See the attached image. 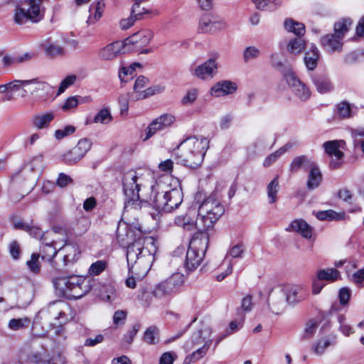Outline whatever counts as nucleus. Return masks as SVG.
I'll return each instance as SVG.
<instances>
[{
    "instance_id": "obj_6",
    "label": "nucleus",
    "mask_w": 364,
    "mask_h": 364,
    "mask_svg": "<svg viewBox=\"0 0 364 364\" xmlns=\"http://www.w3.org/2000/svg\"><path fill=\"white\" fill-rule=\"evenodd\" d=\"M208 230H198L189 242L186 259V267L189 271L196 269L204 258L209 244Z\"/></svg>"
},
{
    "instance_id": "obj_30",
    "label": "nucleus",
    "mask_w": 364,
    "mask_h": 364,
    "mask_svg": "<svg viewBox=\"0 0 364 364\" xmlns=\"http://www.w3.org/2000/svg\"><path fill=\"white\" fill-rule=\"evenodd\" d=\"M174 221L178 226L182 227L183 230L186 231H191L194 229L197 230H206L205 227L200 228L198 226V216L196 220H193L188 214L186 215H179L175 218Z\"/></svg>"
},
{
    "instance_id": "obj_42",
    "label": "nucleus",
    "mask_w": 364,
    "mask_h": 364,
    "mask_svg": "<svg viewBox=\"0 0 364 364\" xmlns=\"http://www.w3.org/2000/svg\"><path fill=\"white\" fill-rule=\"evenodd\" d=\"M292 147L290 143L286 144L284 146L277 150L275 152L268 156L264 161V166L268 167L275 162L282 155L289 151Z\"/></svg>"
},
{
    "instance_id": "obj_22",
    "label": "nucleus",
    "mask_w": 364,
    "mask_h": 364,
    "mask_svg": "<svg viewBox=\"0 0 364 364\" xmlns=\"http://www.w3.org/2000/svg\"><path fill=\"white\" fill-rule=\"evenodd\" d=\"M312 82L316 90L321 94H325L333 90V85L330 78L325 74H316L312 76Z\"/></svg>"
},
{
    "instance_id": "obj_49",
    "label": "nucleus",
    "mask_w": 364,
    "mask_h": 364,
    "mask_svg": "<svg viewBox=\"0 0 364 364\" xmlns=\"http://www.w3.org/2000/svg\"><path fill=\"white\" fill-rule=\"evenodd\" d=\"M159 329L154 326L149 327L144 335V341L151 345L156 344L158 342Z\"/></svg>"
},
{
    "instance_id": "obj_9",
    "label": "nucleus",
    "mask_w": 364,
    "mask_h": 364,
    "mask_svg": "<svg viewBox=\"0 0 364 364\" xmlns=\"http://www.w3.org/2000/svg\"><path fill=\"white\" fill-rule=\"evenodd\" d=\"M185 277L181 273H174L155 286L151 294L157 299H167L178 294L184 284Z\"/></svg>"
},
{
    "instance_id": "obj_62",
    "label": "nucleus",
    "mask_w": 364,
    "mask_h": 364,
    "mask_svg": "<svg viewBox=\"0 0 364 364\" xmlns=\"http://www.w3.org/2000/svg\"><path fill=\"white\" fill-rule=\"evenodd\" d=\"M72 183L71 177L64 173H60L56 181V184L60 188H65Z\"/></svg>"
},
{
    "instance_id": "obj_44",
    "label": "nucleus",
    "mask_w": 364,
    "mask_h": 364,
    "mask_svg": "<svg viewBox=\"0 0 364 364\" xmlns=\"http://www.w3.org/2000/svg\"><path fill=\"white\" fill-rule=\"evenodd\" d=\"M318 279L323 281L333 282L338 279L340 277V272L333 268H328L326 269H321L317 272Z\"/></svg>"
},
{
    "instance_id": "obj_10",
    "label": "nucleus",
    "mask_w": 364,
    "mask_h": 364,
    "mask_svg": "<svg viewBox=\"0 0 364 364\" xmlns=\"http://www.w3.org/2000/svg\"><path fill=\"white\" fill-rule=\"evenodd\" d=\"M70 307L67 302L62 300H57L49 303L46 307L38 311V316L48 321H59L63 324L68 321L66 312Z\"/></svg>"
},
{
    "instance_id": "obj_59",
    "label": "nucleus",
    "mask_w": 364,
    "mask_h": 364,
    "mask_svg": "<svg viewBox=\"0 0 364 364\" xmlns=\"http://www.w3.org/2000/svg\"><path fill=\"white\" fill-rule=\"evenodd\" d=\"M198 96V92L196 89L190 90L182 98L181 102L184 105H191L195 102Z\"/></svg>"
},
{
    "instance_id": "obj_63",
    "label": "nucleus",
    "mask_w": 364,
    "mask_h": 364,
    "mask_svg": "<svg viewBox=\"0 0 364 364\" xmlns=\"http://www.w3.org/2000/svg\"><path fill=\"white\" fill-rule=\"evenodd\" d=\"M338 297L341 304L346 305L350 298V290L347 287L341 288L338 293Z\"/></svg>"
},
{
    "instance_id": "obj_46",
    "label": "nucleus",
    "mask_w": 364,
    "mask_h": 364,
    "mask_svg": "<svg viewBox=\"0 0 364 364\" xmlns=\"http://www.w3.org/2000/svg\"><path fill=\"white\" fill-rule=\"evenodd\" d=\"M279 179L277 176L267 187V196L269 203H274L277 201V195L279 191Z\"/></svg>"
},
{
    "instance_id": "obj_41",
    "label": "nucleus",
    "mask_w": 364,
    "mask_h": 364,
    "mask_svg": "<svg viewBox=\"0 0 364 364\" xmlns=\"http://www.w3.org/2000/svg\"><path fill=\"white\" fill-rule=\"evenodd\" d=\"M46 54L52 58L64 54V49L62 46L56 44H53L49 41H46L41 45Z\"/></svg>"
},
{
    "instance_id": "obj_7",
    "label": "nucleus",
    "mask_w": 364,
    "mask_h": 364,
    "mask_svg": "<svg viewBox=\"0 0 364 364\" xmlns=\"http://www.w3.org/2000/svg\"><path fill=\"white\" fill-rule=\"evenodd\" d=\"M352 21L350 19H342L334 24V33L321 37L320 43L322 48L328 53L341 52L343 38L348 31Z\"/></svg>"
},
{
    "instance_id": "obj_53",
    "label": "nucleus",
    "mask_w": 364,
    "mask_h": 364,
    "mask_svg": "<svg viewBox=\"0 0 364 364\" xmlns=\"http://www.w3.org/2000/svg\"><path fill=\"white\" fill-rule=\"evenodd\" d=\"M27 166L32 171H41L43 167V158L42 155L33 157L28 164Z\"/></svg>"
},
{
    "instance_id": "obj_21",
    "label": "nucleus",
    "mask_w": 364,
    "mask_h": 364,
    "mask_svg": "<svg viewBox=\"0 0 364 364\" xmlns=\"http://www.w3.org/2000/svg\"><path fill=\"white\" fill-rule=\"evenodd\" d=\"M122 48V43L115 41L109 43L99 51V57L103 60H112L115 58Z\"/></svg>"
},
{
    "instance_id": "obj_58",
    "label": "nucleus",
    "mask_w": 364,
    "mask_h": 364,
    "mask_svg": "<svg viewBox=\"0 0 364 364\" xmlns=\"http://www.w3.org/2000/svg\"><path fill=\"white\" fill-rule=\"evenodd\" d=\"M127 312L124 310H117L114 312L113 316V323L115 326H121L124 323Z\"/></svg>"
},
{
    "instance_id": "obj_60",
    "label": "nucleus",
    "mask_w": 364,
    "mask_h": 364,
    "mask_svg": "<svg viewBox=\"0 0 364 364\" xmlns=\"http://www.w3.org/2000/svg\"><path fill=\"white\" fill-rule=\"evenodd\" d=\"M140 325L139 323L134 324L131 329L124 335V341L128 344H131L134 340V338L139 330Z\"/></svg>"
},
{
    "instance_id": "obj_57",
    "label": "nucleus",
    "mask_w": 364,
    "mask_h": 364,
    "mask_svg": "<svg viewBox=\"0 0 364 364\" xmlns=\"http://www.w3.org/2000/svg\"><path fill=\"white\" fill-rule=\"evenodd\" d=\"M38 259H39V255L37 253H33L31 255V259L27 262V265H28V268L33 273H38L40 270Z\"/></svg>"
},
{
    "instance_id": "obj_14",
    "label": "nucleus",
    "mask_w": 364,
    "mask_h": 364,
    "mask_svg": "<svg viewBox=\"0 0 364 364\" xmlns=\"http://www.w3.org/2000/svg\"><path fill=\"white\" fill-rule=\"evenodd\" d=\"M283 75L294 95L302 101L307 100L311 96L309 87L303 83L291 68L283 71Z\"/></svg>"
},
{
    "instance_id": "obj_13",
    "label": "nucleus",
    "mask_w": 364,
    "mask_h": 364,
    "mask_svg": "<svg viewBox=\"0 0 364 364\" xmlns=\"http://www.w3.org/2000/svg\"><path fill=\"white\" fill-rule=\"evenodd\" d=\"M91 146L92 141L89 139H80L73 149L61 155L62 161L68 165L75 164L85 156Z\"/></svg>"
},
{
    "instance_id": "obj_31",
    "label": "nucleus",
    "mask_w": 364,
    "mask_h": 364,
    "mask_svg": "<svg viewBox=\"0 0 364 364\" xmlns=\"http://www.w3.org/2000/svg\"><path fill=\"white\" fill-rule=\"evenodd\" d=\"M315 162L305 155L296 156L290 164L289 170L291 173H296L299 169L309 170Z\"/></svg>"
},
{
    "instance_id": "obj_52",
    "label": "nucleus",
    "mask_w": 364,
    "mask_h": 364,
    "mask_svg": "<svg viewBox=\"0 0 364 364\" xmlns=\"http://www.w3.org/2000/svg\"><path fill=\"white\" fill-rule=\"evenodd\" d=\"M107 263L104 260H98L92 263L89 269V273L91 275H99L107 267Z\"/></svg>"
},
{
    "instance_id": "obj_28",
    "label": "nucleus",
    "mask_w": 364,
    "mask_h": 364,
    "mask_svg": "<svg viewBox=\"0 0 364 364\" xmlns=\"http://www.w3.org/2000/svg\"><path fill=\"white\" fill-rule=\"evenodd\" d=\"M306 182L307 188L310 191L317 188L322 181V174L318 166L315 164L309 169Z\"/></svg>"
},
{
    "instance_id": "obj_48",
    "label": "nucleus",
    "mask_w": 364,
    "mask_h": 364,
    "mask_svg": "<svg viewBox=\"0 0 364 364\" xmlns=\"http://www.w3.org/2000/svg\"><path fill=\"white\" fill-rule=\"evenodd\" d=\"M112 121V116L107 108L100 109L95 116L93 122L107 124Z\"/></svg>"
},
{
    "instance_id": "obj_64",
    "label": "nucleus",
    "mask_w": 364,
    "mask_h": 364,
    "mask_svg": "<svg viewBox=\"0 0 364 364\" xmlns=\"http://www.w3.org/2000/svg\"><path fill=\"white\" fill-rule=\"evenodd\" d=\"M270 62L273 67L282 70V72L287 70L288 68H284V65L281 60L280 56L278 53H272L270 55Z\"/></svg>"
},
{
    "instance_id": "obj_18",
    "label": "nucleus",
    "mask_w": 364,
    "mask_h": 364,
    "mask_svg": "<svg viewBox=\"0 0 364 364\" xmlns=\"http://www.w3.org/2000/svg\"><path fill=\"white\" fill-rule=\"evenodd\" d=\"M43 357L48 358V353L42 349L40 351L33 352L28 357L31 362L35 364H65L66 358L62 355L60 353L57 354V357H53L50 360H43Z\"/></svg>"
},
{
    "instance_id": "obj_55",
    "label": "nucleus",
    "mask_w": 364,
    "mask_h": 364,
    "mask_svg": "<svg viewBox=\"0 0 364 364\" xmlns=\"http://www.w3.org/2000/svg\"><path fill=\"white\" fill-rule=\"evenodd\" d=\"M27 232L29 233L30 235L35 238H38L41 241H46L47 240V237H49L48 235H46L45 234H43L42 230L41 228L36 226L29 225L28 230H26Z\"/></svg>"
},
{
    "instance_id": "obj_11",
    "label": "nucleus",
    "mask_w": 364,
    "mask_h": 364,
    "mask_svg": "<svg viewBox=\"0 0 364 364\" xmlns=\"http://www.w3.org/2000/svg\"><path fill=\"white\" fill-rule=\"evenodd\" d=\"M60 233L63 237L62 241H68V230L61 227H54L53 231L48 234L49 237L47 240L42 241V247H41V254L43 259L51 262L58 253L56 236Z\"/></svg>"
},
{
    "instance_id": "obj_39",
    "label": "nucleus",
    "mask_w": 364,
    "mask_h": 364,
    "mask_svg": "<svg viewBox=\"0 0 364 364\" xmlns=\"http://www.w3.org/2000/svg\"><path fill=\"white\" fill-rule=\"evenodd\" d=\"M63 250H65L66 253L63 256L64 265H67L69 263L73 262L76 259L80 252L75 246L70 244L68 240L65 242V247Z\"/></svg>"
},
{
    "instance_id": "obj_35",
    "label": "nucleus",
    "mask_w": 364,
    "mask_h": 364,
    "mask_svg": "<svg viewBox=\"0 0 364 364\" xmlns=\"http://www.w3.org/2000/svg\"><path fill=\"white\" fill-rule=\"evenodd\" d=\"M316 218L320 220L340 221L346 219V213L344 212L337 213L333 210H327L318 212Z\"/></svg>"
},
{
    "instance_id": "obj_20",
    "label": "nucleus",
    "mask_w": 364,
    "mask_h": 364,
    "mask_svg": "<svg viewBox=\"0 0 364 364\" xmlns=\"http://www.w3.org/2000/svg\"><path fill=\"white\" fill-rule=\"evenodd\" d=\"M226 23L222 21H213L208 16L200 18L198 29L202 33H215L224 29Z\"/></svg>"
},
{
    "instance_id": "obj_61",
    "label": "nucleus",
    "mask_w": 364,
    "mask_h": 364,
    "mask_svg": "<svg viewBox=\"0 0 364 364\" xmlns=\"http://www.w3.org/2000/svg\"><path fill=\"white\" fill-rule=\"evenodd\" d=\"M349 132L353 139L354 145L356 141H363L364 138V127L350 128Z\"/></svg>"
},
{
    "instance_id": "obj_24",
    "label": "nucleus",
    "mask_w": 364,
    "mask_h": 364,
    "mask_svg": "<svg viewBox=\"0 0 364 364\" xmlns=\"http://www.w3.org/2000/svg\"><path fill=\"white\" fill-rule=\"evenodd\" d=\"M236 89L237 87L235 83L224 80L218 82L211 88V95L215 97L224 96L233 93Z\"/></svg>"
},
{
    "instance_id": "obj_33",
    "label": "nucleus",
    "mask_w": 364,
    "mask_h": 364,
    "mask_svg": "<svg viewBox=\"0 0 364 364\" xmlns=\"http://www.w3.org/2000/svg\"><path fill=\"white\" fill-rule=\"evenodd\" d=\"M105 4L100 1H94L90 6V16L87 20L88 25H93L98 21L102 16Z\"/></svg>"
},
{
    "instance_id": "obj_4",
    "label": "nucleus",
    "mask_w": 364,
    "mask_h": 364,
    "mask_svg": "<svg viewBox=\"0 0 364 364\" xmlns=\"http://www.w3.org/2000/svg\"><path fill=\"white\" fill-rule=\"evenodd\" d=\"M53 283L60 295L75 299L82 298L91 290L90 282L76 275L56 277Z\"/></svg>"
},
{
    "instance_id": "obj_12",
    "label": "nucleus",
    "mask_w": 364,
    "mask_h": 364,
    "mask_svg": "<svg viewBox=\"0 0 364 364\" xmlns=\"http://www.w3.org/2000/svg\"><path fill=\"white\" fill-rule=\"evenodd\" d=\"M345 146L346 142L344 140H332L323 144L325 152L331 157L329 162L331 169H338L342 166L344 156L342 149H344Z\"/></svg>"
},
{
    "instance_id": "obj_1",
    "label": "nucleus",
    "mask_w": 364,
    "mask_h": 364,
    "mask_svg": "<svg viewBox=\"0 0 364 364\" xmlns=\"http://www.w3.org/2000/svg\"><path fill=\"white\" fill-rule=\"evenodd\" d=\"M137 173L129 170L124 173L122 179L123 191L125 196L126 205H131L134 208H139L142 203H147L159 212L166 213L167 191L154 192L151 187L153 196H147L139 194L141 183Z\"/></svg>"
},
{
    "instance_id": "obj_40",
    "label": "nucleus",
    "mask_w": 364,
    "mask_h": 364,
    "mask_svg": "<svg viewBox=\"0 0 364 364\" xmlns=\"http://www.w3.org/2000/svg\"><path fill=\"white\" fill-rule=\"evenodd\" d=\"M306 47V42L301 38H294L289 41L287 44V50L291 54L300 53Z\"/></svg>"
},
{
    "instance_id": "obj_51",
    "label": "nucleus",
    "mask_w": 364,
    "mask_h": 364,
    "mask_svg": "<svg viewBox=\"0 0 364 364\" xmlns=\"http://www.w3.org/2000/svg\"><path fill=\"white\" fill-rule=\"evenodd\" d=\"M339 330L346 336H349L354 333L353 328L349 325L344 315H338Z\"/></svg>"
},
{
    "instance_id": "obj_8",
    "label": "nucleus",
    "mask_w": 364,
    "mask_h": 364,
    "mask_svg": "<svg viewBox=\"0 0 364 364\" xmlns=\"http://www.w3.org/2000/svg\"><path fill=\"white\" fill-rule=\"evenodd\" d=\"M44 0H26L16 6L14 21L17 24L26 23L28 21L33 23L43 18L42 3Z\"/></svg>"
},
{
    "instance_id": "obj_27",
    "label": "nucleus",
    "mask_w": 364,
    "mask_h": 364,
    "mask_svg": "<svg viewBox=\"0 0 364 364\" xmlns=\"http://www.w3.org/2000/svg\"><path fill=\"white\" fill-rule=\"evenodd\" d=\"M302 287L301 286L292 285L285 291L286 302L289 304H297L306 299V295L301 293Z\"/></svg>"
},
{
    "instance_id": "obj_54",
    "label": "nucleus",
    "mask_w": 364,
    "mask_h": 364,
    "mask_svg": "<svg viewBox=\"0 0 364 364\" xmlns=\"http://www.w3.org/2000/svg\"><path fill=\"white\" fill-rule=\"evenodd\" d=\"M77 77L75 75H68L64 78L58 87V95L62 94L68 87L71 86L76 81Z\"/></svg>"
},
{
    "instance_id": "obj_16",
    "label": "nucleus",
    "mask_w": 364,
    "mask_h": 364,
    "mask_svg": "<svg viewBox=\"0 0 364 364\" xmlns=\"http://www.w3.org/2000/svg\"><path fill=\"white\" fill-rule=\"evenodd\" d=\"M216 57L209 58L194 70L193 75L201 80H208L213 77L218 72Z\"/></svg>"
},
{
    "instance_id": "obj_45",
    "label": "nucleus",
    "mask_w": 364,
    "mask_h": 364,
    "mask_svg": "<svg viewBox=\"0 0 364 364\" xmlns=\"http://www.w3.org/2000/svg\"><path fill=\"white\" fill-rule=\"evenodd\" d=\"M31 321L27 317L12 318L9 321L8 328L11 331H21L27 328Z\"/></svg>"
},
{
    "instance_id": "obj_43",
    "label": "nucleus",
    "mask_w": 364,
    "mask_h": 364,
    "mask_svg": "<svg viewBox=\"0 0 364 364\" xmlns=\"http://www.w3.org/2000/svg\"><path fill=\"white\" fill-rule=\"evenodd\" d=\"M141 67L139 63H134L129 67H123L119 73V77L122 82H127L129 79H132L136 68Z\"/></svg>"
},
{
    "instance_id": "obj_19",
    "label": "nucleus",
    "mask_w": 364,
    "mask_h": 364,
    "mask_svg": "<svg viewBox=\"0 0 364 364\" xmlns=\"http://www.w3.org/2000/svg\"><path fill=\"white\" fill-rule=\"evenodd\" d=\"M154 36L151 31L148 29L141 30L125 40V44L129 43L136 45L138 48L146 46L149 43Z\"/></svg>"
},
{
    "instance_id": "obj_56",
    "label": "nucleus",
    "mask_w": 364,
    "mask_h": 364,
    "mask_svg": "<svg viewBox=\"0 0 364 364\" xmlns=\"http://www.w3.org/2000/svg\"><path fill=\"white\" fill-rule=\"evenodd\" d=\"M75 127L72 125H68L62 129H58L55 132V136L57 139L60 140L64 137L69 136L74 133Z\"/></svg>"
},
{
    "instance_id": "obj_15",
    "label": "nucleus",
    "mask_w": 364,
    "mask_h": 364,
    "mask_svg": "<svg viewBox=\"0 0 364 364\" xmlns=\"http://www.w3.org/2000/svg\"><path fill=\"white\" fill-rule=\"evenodd\" d=\"M286 293L282 289L272 290L268 298L270 311L276 315L282 313L286 307Z\"/></svg>"
},
{
    "instance_id": "obj_32",
    "label": "nucleus",
    "mask_w": 364,
    "mask_h": 364,
    "mask_svg": "<svg viewBox=\"0 0 364 364\" xmlns=\"http://www.w3.org/2000/svg\"><path fill=\"white\" fill-rule=\"evenodd\" d=\"M291 230L299 233L303 237L310 239L312 236L313 228L304 220H295L290 225Z\"/></svg>"
},
{
    "instance_id": "obj_25",
    "label": "nucleus",
    "mask_w": 364,
    "mask_h": 364,
    "mask_svg": "<svg viewBox=\"0 0 364 364\" xmlns=\"http://www.w3.org/2000/svg\"><path fill=\"white\" fill-rule=\"evenodd\" d=\"M166 213H171L178 208L183 201V193L181 189L173 188L167 191Z\"/></svg>"
},
{
    "instance_id": "obj_2",
    "label": "nucleus",
    "mask_w": 364,
    "mask_h": 364,
    "mask_svg": "<svg viewBox=\"0 0 364 364\" xmlns=\"http://www.w3.org/2000/svg\"><path fill=\"white\" fill-rule=\"evenodd\" d=\"M208 144L205 138L187 137L174 149L177 163L192 168L198 167L203 161Z\"/></svg>"
},
{
    "instance_id": "obj_29",
    "label": "nucleus",
    "mask_w": 364,
    "mask_h": 364,
    "mask_svg": "<svg viewBox=\"0 0 364 364\" xmlns=\"http://www.w3.org/2000/svg\"><path fill=\"white\" fill-rule=\"evenodd\" d=\"M54 117L53 112L36 114L32 117L31 124L38 129L47 128Z\"/></svg>"
},
{
    "instance_id": "obj_34",
    "label": "nucleus",
    "mask_w": 364,
    "mask_h": 364,
    "mask_svg": "<svg viewBox=\"0 0 364 364\" xmlns=\"http://www.w3.org/2000/svg\"><path fill=\"white\" fill-rule=\"evenodd\" d=\"M40 83L38 78H33L31 80H14L11 82H8L9 92H16L23 89V93L21 95L22 97H25L26 95L27 91L23 89L29 85L32 84H38Z\"/></svg>"
},
{
    "instance_id": "obj_36",
    "label": "nucleus",
    "mask_w": 364,
    "mask_h": 364,
    "mask_svg": "<svg viewBox=\"0 0 364 364\" xmlns=\"http://www.w3.org/2000/svg\"><path fill=\"white\" fill-rule=\"evenodd\" d=\"M318 325L319 322L316 319L312 318L309 320L305 324L304 331L300 336V339L305 341L311 338L316 333Z\"/></svg>"
},
{
    "instance_id": "obj_3",
    "label": "nucleus",
    "mask_w": 364,
    "mask_h": 364,
    "mask_svg": "<svg viewBox=\"0 0 364 364\" xmlns=\"http://www.w3.org/2000/svg\"><path fill=\"white\" fill-rule=\"evenodd\" d=\"M156 251L155 240L151 237H139L128 245L127 260L129 271L132 272L134 264L149 263Z\"/></svg>"
},
{
    "instance_id": "obj_37",
    "label": "nucleus",
    "mask_w": 364,
    "mask_h": 364,
    "mask_svg": "<svg viewBox=\"0 0 364 364\" xmlns=\"http://www.w3.org/2000/svg\"><path fill=\"white\" fill-rule=\"evenodd\" d=\"M319 58V52L316 46H313L310 51L306 53L304 63L308 70H313L316 68Z\"/></svg>"
},
{
    "instance_id": "obj_50",
    "label": "nucleus",
    "mask_w": 364,
    "mask_h": 364,
    "mask_svg": "<svg viewBox=\"0 0 364 364\" xmlns=\"http://www.w3.org/2000/svg\"><path fill=\"white\" fill-rule=\"evenodd\" d=\"M245 247L243 244L239 243L234 246H232L227 253L224 262L230 261V259H228L229 257L232 258H241L242 257V255L245 252Z\"/></svg>"
},
{
    "instance_id": "obj_47",
    "label": "nucleus",
    "mask_w": 364,
    "mask_h": 364,
    "mask_svg": "<svg viewBox=\"0 0 364 364\" xmlns=\"http://www.w3.org/2000/svg\"><path fill=\"white\" fill-rule=\"evenodd\" d=\"M261 55L260 50L254 46L246 47L242 53L245 63H249L251 60L258 58Z\"/></svg>"
},
{
    "instance_id": "obj_26",
    "label": "nucleus",
    "mask_w": 364,
    "mask_h": 364,
    "mask_svg": "<svg viewBox=\"0 0 364 364\" xmlns=\"http://www.w3.org/2000/svg\"><path fill=\"white\" fill-rule=\"evenodd\" d=\"M336 342V337H323L321 338L314 343L311 346V352L316 355H322L326 350L331 345H333Z\"/></svg>"
},
{
    "instance_id": "obj_17",
    "label": "nucleus",
    "mask_w": 364,
    "mask_h": 364,
    "mask_svg": "<svg viewBox=\"0 0 364 364\" xmlns=\"http://www.w3.org/2000/svg\"><path fill=\"white\" fill-rule=\"evenodd\" d=\"M175 120V117L170 114H165L155 119L148 127L147 133L144 140L149 139L158 131L170 127Z\"/></svg>"
},
{
    "instance_id": "obj_38",
    "label": "nucleus",
    "mask_w": 364,
    "mask_h": 364,
    "mask_svg": "<svg viewBox=\"0 0 364 364\" xmlns=\"http://www.w3.org/2000/svg\"><path fill=\"white\" fill-rule=\"evenodd\" d=\"M284 26L288 32H291L298 36H303L305 33V26L292 18L286 19L284 22Z\"/></svg>"
},
{
    "instance_id": "obj_5",
    "label": "nucleus",
    "mask_w": 364,
    "mask_h": 364,
    "mask_svg": "<svg viewBox=\"0 0 364 364\" xmlns=\"http://www.w3.org/2000/svg\"><path fill=\"white\" fill-rule=\"evenodd\" d=\"M198 226L205 227L206 230L213 228V225L225 213L218 192L213 193L205 198L198 207Z\"/></svg>"
},
{
    "instance_id": "obj_23",
    "label": "nucleus",
    "mask_w": 364,
    "mask_h": 364,
    "mask_svg": "<svg viewBox=\"0 0 364 364\" xmlns=\"http://www.w3.org/2000/svg\"><path fill=\"white\" fill-rule=\"evenodd\" d=\"M357 107L346 100L342 101L336 106V114L339 119H347L352 118L357 110Z\"/></svg>"
}]
</instances>
